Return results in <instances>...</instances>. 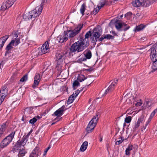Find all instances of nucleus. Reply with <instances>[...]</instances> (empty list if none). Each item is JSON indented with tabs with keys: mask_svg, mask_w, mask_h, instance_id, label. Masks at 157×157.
<instances>
[{
	"mask_svg": "<svg viewBox=\"0 0 157 157\" xmlns=\"http://www.w3.org/2000/svg\"><path fill=\"white\" fill-rule=\"evenodd\" d=\"M85 40H80L73 43L71 47L70 52H77L83 51L89 45L88 44L85 43Z\"/></svg>",
	"mask_w": 157,
	"mask_h": 157,
	"instance_id": "f257e3e1",
	"label": "nucleus"
},
{
	"mask_svg": "<svg viewBox=\"0 0 157 157\" xmlns=\"http://www.w3.org/2000/svg\"><path fill=\"white\" fill-rule=\"evenodd\" d=\"M150 51L151 58L153 62L152 72H154L157 70V44L153 45Z\"/></svg>",
	"mask_w": 157,
	"mask_h": 157,
	"instance_id": "f03ea898",
	"label": "nucleus"
},
{
	"mask_svg": "<svg viewBox=\"0 0 157 157\" xmlns=\"http://www.w3.org/2000/svg\"><path fill=\"white\" fill-rule=\"evenodd\" d=\"M42 7H37L32 11L25 13L23 16L24 19L26 21L30 20L33 17H38L41 13Z\"/></svg>",
	"mask_w": 157,
	"mask_h": 157,
	"instance_id": "7ed1b4c3",
	"label": "nucleus"
},
{
	"mask_svg": "<svg viewBox=\"0 0 157 157\" xmlns=\"http://www.w3.org/2000/svg\"><path fill=\"white\" fill-rule=\"evenodd\" d=\"M83 26V24H79L74 29L67 30L64 31V33L68 38L73 37L80 32Z\"/></svg>",
	"mask_w": 157,
	"mask_h": 157,
	"instance_id": "20e7f679",
	"label": "nucleus"
},
{
	"mask_svg": "<svg viewBox=\"0 0 157 157\" xmlns=\"http://www.w3.org/2000/svg\"><path fill=\"white\" fill-rule=\"evenodd\" d=\"M98 119V115L93 117L89 122L86 128V131L88 133L91 132L95 127Z\"/></svg>",
	"mask_w": 157,
	"mask_h": 157,
	"instance_id": "39448f33",
	"label": "nucleus"
},
{
	"mask_svg": "<svg viewBox=\"0 0 157 157\" xmlns=\"http://www.w3.org/2000/svg\"><path fill=\"white\" fill-rule=\"evenodd\" d=\"M132 4L135 7H138L141 6L147 7L150 5V2L148 0H135L132 2Z\"/></svg>",
	"mask_w": 157,
	"mask_h": 157,
	"instance_id": "423d86ee",
	"label": "nucleus"
},
{
	"mask_svg": "<svg viewBox=\"0 0 157 157\" xmlns=\"http://www.w3.org/2000/svg\"><path fill=\"white\" fill-rule=\"evenodd\" d=\"M26 142L22 138L21 140H19L16 143L15 145L13 147L12 149V151L14 153L18 151L19 149H21V147H24L26 144Z\"/></svg>",
	"mask_w": 157,
	"mask_h": 157,
	"instance_id": "0eeeda50",
	"label": "nucleus"
},
{
	"mask_svg": "<svg viewBox=\"0 0 157 157\" xmlns=\"http://www.w3.org/2000/svg\"><path fill=\"white\" fill-rule=\"evenodd\" d=\"M115 26L116 29L119 31L122 30L126 31L130 27L129 26H127V25L124 23L120 22L118 21L116 22Z\"/></svg>",
	"mask_w": 157,
	"mask_h": 157,
	"instance_id": "6e6552de",
	"label": "nucleus"
},
{
	"mask_svg": "<svg viewBox=\"0 0 157 157\" xmlns=\"http://www.w3.org/2000/svg\"><path fill=\"white\" fill-rule=\"evenodd\" d=\"M8 90L7 86H2L0 90V105H1L6 97L7 94Z\"/></svg>",
	"mask_w": 157,
	"mask_h": 157,
	"instance_id": "1a4fd4ad",
	"label": "nucleus"
},
{
	"mask_svg": "<svg viewBox=\"0 0 157 157\" xmlns=\"http://www.w3.org/2000/svg\"><path fill=\"white\" fill-rule=\"evenodd\" d=\"M118 0H110L108 1L107 0H101L99 3V5L98 6V8L101 9L105 5H110L116 2Z\"/></svg>",
	"mask_w": 157,
	"mask_h": 157,
	"instance_id": "9d476101",
	"label": "nucleus"
},
{
	"mask_svg": "<svg viewBox=\"0 0 157 157\" xmlns=\"http://www.w3.org/2000/svg\"><path fill=\"white\" fill-rule=\"evenodd\" d=\"M118 79H115L112 82L111 85L109 86L108 89L105 90L104 95H106L107 94L110 93L113 91L115 89V86L116 85Z\"/></svg>",
	"mask_w": 157,
	"mask_h": 157,
	"instance_id": "9b49d317",
	"label": "nucleus"
},
{
	"mask_svg": "<svg viewBox=\"0 0 157 157\" xmlns=\"http://www.w3.org/2000/svg\"><path fill=\"white\" fill-rule=\"evenodd\" d=\"M16 0H7L5 2L3 3L1 7V10L5 11L7 9L10 7L16 1Z\"/></svg>",
	"mask_w": 157,
	"mask_h": 157,
	"instance_id": "f8f14e48",
	"label": "nucleus"
},
{
	"mask_svg": "<svg viewBox=\"0 0 157 157\" xmlns=\"http://www.w3.org/2000/svg\"><path fill=\"white\" fill-rule=\"evenodd\" d=\"M12 141L6 137L0 143V148L3 149V148L6 147Z\"/></svg>",
	"mask_w": 157,
	"mask_h": 157,
	"instance_id": "ddd939ff",
	"label": "nucleus"
},
{
	"mask_svg": "<svg viewBox=\"0 0 157 157\" xmlns=\"http://www.w3.org/2000/svg\"><path fill=\"white\" fill-rule=\"evenodd\" d=\"M41 150L37 147H36L29 155V157H38L41 154Z\"/></svg>",
	"mask_w": 157,
	"mask_h": 157,
	"instance_id": "4468645a",
	"label": "nucleus"
},
{
	"mask_svg": "<svg viewBox=\"0 0 157 157\" xmlns=\"http://www.w3.org/2000/svg\"><path fill=\"white\" fill-rule=\"evenodd\" d=\"M49 44L48 41H47L42 45L41 48V52H40L41 54H44L49 51Z\"/></svg>",
	"mask_w": 157,
	"mask_h": 157,
	"instance_id": "2eb2a0df",
	"label": "nucleus"
},
{
	"mask_svg": "<svg viewBox=\"0 0 157 157\" xmlns=\"http://www.w3.org/2000/svg\"><path fill=\"white\" fill-rule=\"evenodd\" d=\"M14 45L15 46V40H12L6 47V51L5 56H6L7 54L11 52V51L13 48V46Z\"/></svg>",
	"mask_w": 157,
	"mask_h": 157,
	"instance_id": "dca6fc26",
	"label": "nucleus"
},
{
	"mask_svg": "<svg viewBox=\"0 0 157 157\" xmlns=\"http://www.w3.org/2000/svg\"><path fill=\"white\" fill-rule=\"evenodd\" d=\"M40 75L38 73H36L34 78L33 84L32 85V87L35 88L39 84L40 81Z\"/></svg>",
	"mask_w": 157,
	"mask_h": 157,
	"instance_id": "f3484780",
	"label": "nucleus"
},
{
	"mask_svg": "<svg viewBox=\"0 0 157 157\" xmlns=\"http://www.w3.org/2000/svg\"><path fill=\"white\" fill-rule=\"evenodd\" d=\"M144 117H140L138 119L137 121L136 122L133 126V131H136L139 127L140 125V123H142L144 121Z\"/></svg>",
	"mask_w": 157,
	"mask_h": 157,
	"instance_id": "a211bd4d",
	"label": "nucleus"
},
{
	"mask_svg": "<svg viewBox=\"0 0 157 157\" xmlns=\"http://www.w3.org/2000/svg\"><path fill=\"white\" fill-rule=\"evenodd\" d=\"M64 57V55L62 53H57L56 55V60L58 64L60 65L63 62V58Z\"/></svg>",
	"mask_w": 157,
	"mask_h": 157,
	"instance_id": "6ab92c4d",
	"label": "nucleus"
},
{
	"mask_svg": "<svg viewBox=\"0 0 157 157\" xmlns=\"http://www.w3.org/2000/svg\"><path fill=\"white\" fill-rule=\"evenodd\" d=\"M18 31L15 32L13 33V38L12 40H14L15 42V46H17L20 43V39L19 37L18 38Z\"/></svg>",
	"mask_w": 157,
	"mask_h": 157,
	"instance_id": "aec40b11",
	"label": "nucleus"
},
{
	"mask_svg": "<svg viewBox=\"0 0 157 157\" xmlns=\"http://www.w3.org/2000/svg\"><path fill=\"white\" fill-rule=\"evenodd\" d=\"M68 40L67 37L64 33L61 35L58 36L57 37V40L60 43H63L66 42Z\"/></svg>",
	"mask_w": 157,
	"mask_h": 157,
	"instance_id": "412c9836",
	"label": "nucleus"
},
{
	"mask_svg": "<svg viewBox=\"0 0 157 157\" xmlns=\"http://www.w3.org/2000/svg\"><path fill=\"white\" fill-rule=\"evenodd\" d=\"M93 36L95 38V41H97L100 36L101 34L99 33V30L97 29H94L93 31Z\"/></svg>",
	"mask_w": 157,
	"mask_h": 157,
	"instance_id": "4be33fe9",
	"label": "nucleus"
},
{
	"mask_svg": "<svg viewBox=\"0 0 157 157\" xmlns=\"http://www.w3.org/2000/svg\"><path fill=\"white\" fill-rule=\"evenodd\" d=\"M64 108L65 106L64 105L63 106L61 107L56 111L54 112V114L56 116L60 117L63 114V111L65 110Z\"/></svg>",
	"mask_w": 157,
	"mask_h": 157,
	"instance_id": "5701e85b",
	"label": "nucleus"
},
{
	"mask_svg": "<svg viewBox=\"0 0 157 157\" xmlns=\"http://www.w3.org/2000/svg\"><path fill=\"white\" fill-rule=\"evenodd\" d=\"M9 37V35H6L0 38V49L2 48Z\"/></svg>",
	"mask_w": 157,
	"mask_h": 157,
	"instance_id": "b1692460",
	"label": "nucleus"
},
{
	"mask_svg": "<svg viewBox=\"0 0 157 157\" xmlns=\"http://www.w3.org/2000/svg\"><path fill=\"white\" fill-rule=\"evenodd\" d=\"M83 54L85 56L86 60L90 59L92 57L91 52L90 50L87 49L84 52Z\"/></svg>",
	"mask_w": 157,
	"mask_h": 157,
	"instance_id": "393cba45",
	"label": "nucleus"
},
{
	"mask_svg": "<svg viewBox=\"0 0 157 157\" xmlns=\"http://www.w3.org/2000/svg\"><path fill=\"white\" fill-rule=\"evenodd\" d=\"M114 36L110 34L104 35L98 39V41H102L103 40L105 39L109 40L110 39H113Z\"/></svg>",
	"mask_w": 157,
	"mask_h": 157,
	"instance_id": "a878e982",
	"label": "nucleus"
},
{
	"mask_svg": "<svg viewBox=\"0 0 157 157\" xmlns=\"http://www.w3.org/2000/svg\"><path fill=\"white\" fill-rule=\"evenodd\" d=\"M18 151V157H23L27 153V151L25 149V147L19 149Z\"/></svg>",
	"mask_w": 157,
	"mask_h": 157,
	"instance_id": "bb28decb",
	"label": "nucleus"
},
{
	"mask_svg": "<svg viewBox=\"0 0 157 157\" xmlns=\"http://www.w3.org/2000/svg\"><path fill=\"white\" fill-rule=\"evenodd\" d=\"M88 146V142L87 141L84 142L81 145L80 150L82 152L84 151L86 149Z\"/></svg>",
	"mask_w": 157,
	"mask_h": 157,
	"instance_id": "cd10ccee",
	"label": "nucleus"
},
{
	"mask_svg": "<svg viewBox=\"0 0 157 157\" xmlns=\"http://www.w3.org/2000/svg\"><path fill=\"white\" fill-rule=\"evenodd\" d=\"M91 33L90 31H89L86 33L85 36V38H83V37H80V40H85V43H86L87 44H88L87 43V41L86 40V39L88 38L90 36H91Z\"/></svg>",
	"mask_w": 157,
	"mask_h": 157,
	"instance_id": "c85d7f7f",
	"label": "nucleus"
},
{
	"mask_svg": "<svg viewBox=\"0 0 157 157\" xmlns=\"http://www.w3.org/2000/svg\"><path fill=\"white\" fill-rule=\"evenodd\" d=\"M7 126V123H3L1 126L0 127V131L3 134Z\"/></svg>",
	"mask_w": 157,
	"mask_h": 157,
	"instance_id": "c756f323",
	"label": "nucleus"
},
{
	"mask_svg": "<svg viewBox=\"0 0 157 157\" xmlns=\"http://www.w3.org/2000/svg\"><path fill=\"white\" fill-rule=\"evenodd\" d=\"M133 147L132 145H129L128 147L125 150V154L127 155H129L130 154V151H131Z\"/></svg>",
	"mask_w": 157,
	"mask_h": 157,
	"instance_id": "7c9ffc66",
	"label": "nucleus"
},
{
	"mask_svg": "<svg viewBox=\"0 0 157 157\" xmlns=\"http://www.w3.org/2000/svg\"><path fill=\"white\" fill-rule=\"evenodd\" d=\"M16 131H13L10 134L6 137L9 139L10 140L12 141L13 139L14 138V135L15 134Z\"/></svg>",
	"mask_w": 157,
	"mask_h": 157,
	"instance_id": "2f4dec72",
	"label": "nucleus"
},
{
	"mask_svg": "<svg viewBox=\"0 0 157 157\" xmlns=\"http://www.w3.org/2000/svg\"><path fill=\"white\" fill-rule=\"evenodd\" d=\"M86 79H87V78L85 77L84 75H80L78 76L77 80L80 82H82Z\"/></svg>",
	"mask_w": 157,
	"mask_h": 157,
	"instance_id": "473e14b6",
	"label": "nucleus"
},
{
	"mask_svg": "<svg viewBox=\"0 0 157 157\" xmlns=\"http://www.w3.org/2000/svg\"><path fill=\"white\" fill-rule=\"evenodd\" d=\"M145 27L144 25L141 24L140 25L136 26L135 29V31L136 32L142 30Z\"/></svg>",
	"mask_w": 157,
	"mask_h": 157,
	"instance_id": "72a5a7b5",
	"label": "nucleus"
},
{
	"mask_svg": "<svg viewBox=\"0 0 157 157\" xmlns=\"http://www.w3.org/2000/svg\"><path fill=\"white\" fill-rule=\"evenodd\" d=\"M86 5L85 4L83 3L82 4L81 6L80 9V11L81 13L82 14V16H83L84 15V12L86 9Z\"/></svg>",
	"mask_w": 157,
	"mask_h": 157,
	"instance_id": "f704fd0d",
	"label": "nucleus"
},
{
	"mask_svg": "<svg viewBox=\"0 0 157 157\" xmlns=\"http://www.w3.org/2000/svg\"><path fill=\"white\" fill-rule=\"evenodd\" d=\"M75 98L73 97V95H71L68 98L67 102V104L68 105V104L72 103L73 102Z\"/></svg>",
	"mask_w": 157,
	"mask_h": 157,
	"instance_id": "c9c22d12",
	"label": "nucleus"
},
{
	"mask_svg": "<svg viewBox=\"0 0 157 157\" xmlns=\"http://www.w3.org/2000/svg\"><path fill=\"white\" fill-rule=\"evenodd\" d=\"M80 86V83L78 80H75L73 83V87L74 90H75L77 87Z\"/></svg>",
	"mask_w": 157,
	"mask_h": 157,
	"instance_id": "e433bc0d",
	"label": "nucleus"
},
{
	"mask_svg": "<svg viewBox=\"0 0 157 157\" xmlns=\"http://www.w3.org/2000/svg\"><path fill=\"white\" fill-rule=\"evenodd\" d=\"M28 79V75L27 74L24 75L20 80V82H23L26 81Z\"/></svg>",
	"mask_w": 157,
	"mask_h": 157,
	"instance_id": "4c0bfd02",
	"label": "nucleus"
},
{
	"mask_svg": "<svg viewBox=\"0 0 157 157\" xmlns=\"http://www.w3.org/2000/svg\"><path fill=\"white\" fill-rule=\"evenodd\" d=\"M49 0H42L41 5L40 6H38V7H42V10L43 8V6L47 2H48Z\"/></svg>",
	"mask_w": 157,
	"mask_h": 157,
	"instance_id": "58836bf2",
	"label": "nucleus"
},
{
	"mask_svg": "<svg viewBox=\"0 0 157 157\" xmlns=\"http://www.w3.org/2000/svg\"><path fill=\"white\" fill-rule=\"evenodd\" d=\"M100 9H99V8H94L93 10L91 12V14L94 15L96 14L98 12Z\"/></svg>",
	"mask_w": 157,
	"mask_h": 157,
	"instance_id": "ea45409f",
	"label": "nucleus"
},
{
	"mask_svg": "<svg viewBox=\"0 0 157 157\" xmlns=\"http://www.w3.org/2000/svg\"><path fill=\"white\" fill-rule=\"evenodd\" d=\"M132 120V117L131 116L126 117L124 120L125 123H129L131 122Z\"/></svg>",
	"mask_w": 157,
	"mask_h": 157,
	"instance_id": "a19ab883",
	"label": "nucleus"
},
{
	"mask_svg": "<svg viewBox=\"0 0 157 157\" xmlns=\"http://www.w3.org/2000/svg\"><path fill=\"white\" fill-rule=\"evenodd\" d=\"M37 120L36 118L35 117H33L29 121V123L33 124Z\"/></svg>",
	"mask_w": 157,
	"mask_h": 157,
	"instance_id": "79ce46f5",
	"label": "nucleus"
},
{
	"mask_svg": "<svg viewBox=\"0 0 157 157\" xmlns=\"http://www.w3.org/2000/svg\"><path fill=\"white\" fill-rule=\"evenodd\" d=\"M80 92V90H77L75 92H74L72 95H73V97L75 98L77 97Z\"/></svg>",
	"mask_w": 157,
	"mask_h": 157,
	"instance_id": "37998d69",
	"label": "nucleus"
},
{
	"mask_svg": "<svg viewBox=\"0 0 157 157\" xmlns=\"http://www.w3.org/2000/svg\"><path fill=\"white\" fill-rule=\"evenodd\" d=\"M17 76V72H15L13 73V75L11 77V78L12 80H13L15 79Z\"/></svg>",
	"mask_w": 157,
	"mask_h": 157,
	"instance_id": "c03bdc74",
	"label": "nucleus"
},
{
	"mask_svg": "<svg viewBox=\"0 0 157 157\" xmlns=\"http://www.w3.org/2000/svg\"><path fill=\"white\" fill-rule=\"evenodd\" d=\"M30 135V133H28L26 135L24 136L22 138L24 140H25L26 142L28 140V138L29 136Z\"/></svg>",
	"mask_w": 157,
	"mask_h": 157,
	"instance_id": "a18cd8bd",
	"label": "nucleus"
},
{
	"mask_svg": "<svg viewBox=\"0 0 157 157\" xmlns=\"http://www.w3.org/2000/svg\"><path fill=\"white\" fill-rule=\"evenodd\" d=\"M132 15V13L131 12H129L127 13L124 15L125 17L128 18Z\"/></svg>",
	"mask_w": 157,
	"mask_h": 157,
	"instance_id": "49530a36",
	"label": "nucleus"
},
{
	"mask_svg": "<svg viewBox=\"0 0 157 157\" xmlns=\"http://www.w3.org/2000/svg\"><path fill=\"white\" fill-rule=\"evenodd\" d=\"M94 70V68L93 67H91L89 68L86 69L85 71L89 72H91Z\"/></svg>",
	"mask_w": 157,
	"mask_h": 157,
	"instance_id": "de8ad7c7",
	"label": "nucleus"
},
{
	"mask_svg": "<svg viewBox=\"0 0 157 157\" xmlns=\"http://www.w3.org/2000/svg\"><path fill=\"white\" fill-rule=\"evenodd\" d=\"M86 60V59L85 58H80L77 60V62L79 63H81L82 61Z\"/></svg>",
	"mask_w": 157,
	"mask_h": 157,
	"instance_id": "09e8293b",
	"label": "nucleus"
},
{
	"mask_svg": "<svg viewBox=\"0 0 157 157\" xmlns=\"http://www.w3.org/2000/svg\"><path fill=\"white\" fill-rule=\"evenodd\" d=\"M121 139L120 140H117L116 142V144H118L119 145L123 141V140H122V137H121Z\"/></svg>",
	"mask_w": 157,
	"mask_h": 157,
	"instance_id": "8fccbe9b",
	"label": "nucleus"
},
{
	"mask_svg": "<svg viewBox=\"0 0 157 157\" xmlns=\"http://www.w3.org/2000/svg\"><path fill=\"white\" fill-rule=\"evenodd\" d=\"M87 82L86 84V85L87 86H89L90 84L91 83H92L93 82V81L92 80H91L90 79H87Z\"/></svg>",
	"mask_w": 157,
	"mask_h": 157,
	"instance_id": "3c124183",
	"label": "nucleus"
},
{
	"mask_svg": "<svg viewBox=\"0 0 157 157\" xmlns=\"http://www.w3.org/2000/svg\"><path fill=\"white\" fill-rule=\"evenodd\" d=\"M51 148L50 146H49L48 147L45 149V150L44 151V155H46L47 152L48 151L49 149H50Z\"/></svg>",
	"mask_w": 157,
	"mask_h": 157,
	"instance_id": "603ef678",
	"label": "nucleus"
},
{
	"mask_svg": "<svg viewBox=\"0 0 157 157\" xmlns=\"http://www.w3.org/2000/svg\"><path fill=\"white\" fill-rule=\"evenodd\" d=\"M155 113L154 111H153L151 114V115L150 116V118L152 119L153 117L154 116Z\"/></svg>",
	"mask_w": 157,
	"mask_h": 157,
	"instance_id": "864d4df0",
	"label": "nucleus"
},
{
	"mask_svg": "<svg viewBox=\"0 0 157 157\" xmlns=\"http://www.w3.org/2000/svg\"><path fill=\"white\" fill-rule=\"evenodd\" d=\"M142 103L140 102H138L136 103L135 104V105L136 106H140L141 105Z\"/></svg>",
	"mask_w": 157,
	"mask_h": 157,
	"instance_id": "5fc2aeb1",
	"label": "nucleus"
},
{
	"mask_svg": "<svg viewBox=\"0 0 157 157\" xmlns=\"http://www.w3.org/2000/svg\"><path fill=\"white\" fill-rule=\"evenodd\" d=\"M152 119L150 118H149L148 121L146 122L147 123H148L149 124V123L151 121V120Z\"/></svg>",
	"mask_w": 157,
	"mask_h": 157,
	"instance_id": "6e6d98bb",
	"label": "nucleus"
},
{
	"mask_svg": "<svg viewBox=\"0 0 157 157\" xmlns=\"http://www.w3.org/2000/svg\"><path fill=\"white\" fill-rule=\"evenodd\" d=\"M32 109L31 107H30L29 108H26L25 109V111H27L28 110H31Z\"/></svg>",
	"mask_w": 157,
	"mask_h": 157,
	"instance_id": "4d7b16f0",
	"label": "nucleus"
},
{
	"mask_svg": "<svg viewBox=\"0 0 157 157\" xmlns=\"http://www.w3.org/2000/svg\"><path fill=\"white\" fill-rule=\"evenodd\" d=\"M148 123H147V122H146V124H145V128H144V129H145L146 127L147 126V125H148Z\"/></svg>",
	"mask_w": 157,
	"mask_h": 157,
	"instance_id": "13d9d810",
	"label": "nucleus"
},
{
	"mask_svg": "<svg viewBox=\"0 0 157 157\" xmlns=\"http://www.w3.org/2000/svg\"><path fill=\"white\" fill-rule=\"evenodd\" d=\"M155 113H157V108L153 111Z\"/></svg>",
	"mask_w": 157,
	"mask_h": 157,
	"instance_id": "bf43d9fd",
	"label": "nucleus"
},
{
	"mask_svg": "<svg viewBox=\"0 0 157 157\" xmlns=\"http://www.w3.org/2000/svg\"><path fill=\"white\" fill-rule=\"evenodd\" d=\"M2 63V64H1V66H2L3 65V63H3V61H2L0 63Z\"/></svg>",
	"mask_w": 157,
	"mask_h": 157,
	"instance_id": "052dcab7",
	"label": "nucleus"
},
{
	"mask_svg": "<svg viewBox=\"0 0 157 157\" xmlns=\"http://www.w3.org/2000/svg\"><path fill=\"white\" fill-rule=\"evenodd\" d=\"M149 102H148V101H147V102H146V106H147V107H148V106H147V104H148V103H149Z\"/></svg>",
	"mask_w": 157,
	"mask_h": 157,
	"instance_id": "680f3d73",
	"label": "nucleus"
},
{
	"mask_svg": "<svg viewBox=\"0 0 157 157\" xmlns=\"http://www.w3.org/2000/svg\"><path fill=\"white\" fill-rule=\"evenodd\" d=\"M40 117L39 116H36V118H37L38 119H40Z\"/></svg>",
	"mask_w": 157,
	"mask_h": 157,
	"instance_id": "e2e57ef3",
	"label": "nucleus"
},
{
	"mask_svg": "<svg viewBox=\"0 0 157 157\" xmlns=\"http://www.w3.org/2000/svg\"><path fill=\"white\" fill-rule=\"evenodd\" d=\"M102 140V138H101L100 139V142H101Z\"/></svg>",
	"mask_w": 157,
	"mask_h": 157,
	"instance_id": "0e129e2a",
	"label": "nucleus"
},
{
	"mask_svg": "<svg viewBox=\"0 0 157 157\" xmlns=\"http://www.w3.org/2000/svg\"><path fill=\"white\" fill-rule=\"evenodd\" d=\"M123 17V15H122L120 16V17L121 18V17Z\"/></svg>",
	"mask_w": 157,
	"mask_h": 157,
	"instance_id": "69168bd1",
	"label": "nucleus"
},
{
	"mask_svg": "<svg viewBox=\"0 0 157 157\" xmlns=\"http://www.w3.org/2000/svg\"><path fill=\"white\" fill-rule=\"evenodd\" d=\"M84 88H82V89L81 90H80V91H82V90H83V89Z\"/></svg>",
	"mask_w": 157,
	"mask_h": 157,
	"instance_id": "338daca9",
	"label": "nucleus"
},
{
	"mask_svg": "<svg viewBox=\"0 0 157 157\" xmlns=\"http://www.w3.org/2000/svg\"><path fill=\"white\" fill-rule=\"evenodd\" d=\"M55 124V123H52V125H53Z\"/></svg>",
	"mask_w": 157,
	"mask_h": 157,
	"instance_id": "774afa93",
	"label": "nucleus"
}]
</instances>
